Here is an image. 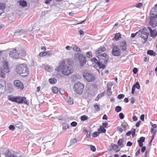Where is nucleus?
<instances>
[{
	"label": "nucleus",
	"mask_w": 157,
	"mask_h": 157,
	"mask_svg": "<svg viewBox=\"0 0 157 157\" xmlns=\"http://www.w3.org/2000/svg\"><path fill=\"white\" fill-rule=\"evenodd\" d=\"M83 77L86 81L89 82L94 81L95 79V75L90 73H84Z\"/></svg>",
	"instance_id": "nucleus-5"
},
{
	"label": "nucleus",
	"mask_w": 157,
	"mask_h": 157,
	"mask_svg": "<svg viewBox=\"0 0 157 157\" xmlns=\"http://www.w3.org/2000/svg\"><path fill=\"white\" fill-rule=\"evenodd\" d=\"M73 49L74 51L76 52H81L80 49L75 45L73 47Z\"/></svg>",
	"instance_id": "nucleus-41"
},
{
	"label": "nucleus",
	"mask_w": 157,
	"mask_h": 157,
	"mask_svg": "<svg viewBox=\"0 0 157 157\" xmlns=\"http://www.w3.org/2000/svg\"><path fill=\"white\" fill-rule=\"evenodd\" d=\"M84 85L80 82H77L74 85V88L77 94H81L83 91Z\"/></svg>",
	"instance_id": "nucleus-6"
},
{
	"label": "nucleus",
	"mask_w": 157,
	"mask_h": 157,
	"mask_svg": "<svg viewBox=\"0 0 157 157\" xmlns=\"http://www.w3.org/2000/svg\"><path fill=\"white\" fill-rule=\"evenodd\" d=\"M147 53L151 56H155L156 55L155 52L152 50H148L147 51Z\"/></svg>",
	"instance_id": "nucleus-28"
},
{
	"label": "nucleus",
	"mask_w": 157,
	"mask_h": 157,
	"mask_svg": "<svg viewBox=\"0 0 157 157\" xmlns=\"http://www.w3.org/2000/svg\"><path fill=\"white\" fill-rule=\"evenodd\" d=\"M39 55L40 56H44L45 55V52H41L39 53Z\"/></svg>",
	"instance_id": "nucleus-61"
},
{
	"label": "nucleus",
	"mask_w": 157,
	"mask_h": 157,
	"mask_svg": "<svg viewBox=\"0 0 157 157\" xmlns=\"http://www.w3.org/2000/svg\"><path fill=\"white\" fill-rule=\"evenodd\" d=\"M11 154V152L8 149H6L4 154L5 157H8Z\"/></svg>",
	"instance_id": "nucleus-29"
},
{
	"label": "nucleus",
	"mask_w": 157,
	"mask_h": 157,
	"mask_svg": "<svg viewBox=\"0 0 157 157\" xmlns=\"http://www.w3.org/2000/svg\"><path fill=\"white\" fill-rule=\"evenodd\" d=\"M3 67L5 72L8 73L9 72L8 63L7 62L5 61L3 63Z\"/></svg>",
	"instance_id": "nucleus-15"
},
{
	"label": "nucleus",
	"mask_w": 157,
	"mask_h": 157,
	"mask_svg": "<svg viewBox=\"0 0 157 157\" xmlns=\"http://www.w3.org/2000/svg\"><path fill=\"white\" fill-rule=\"evenodd\" d=\"M6 82L4 80H0V92L3 90L4 86H6Z\"/></svg>",
	"instance_id": "nucleus-16"
},
{
	"label": "nucleus",
	"mask_w": 157,
	"mask_h": 157,
	"mask_svg": "<svg viewBox=\"0 0 157 157\" xmlns=\"http://www.w3.org/2000/svg\"><path fill=\"white\" fill-rule=\"evenodd\" d=\"M45 69L48 71H50L52 69V67L49 65L46 66L45 67Z\"/></svg>",
	"instance_id": "nucleus-48"
},
{
	"label": "nucleus",
	"mask_w": 157,
	"mask_h": 157,
	"mask_svg": "<svg viewBox=\"0 0 157 157\" xmlns=\"http://www.w3.org/2000/svg\"><path fill=\"white\" fill-rule=\"evenodd\" d=\"M141 37L143 39V42L144 43L146 42L147 41L148 37V35L149 34L148 33H147L146 32H144L143 31L142 32H141Z\"/></svg>",
	"instance_id": "nucleus-14"
},
{
	"label": "nucleus",
	"mask_w": 157,
	"mask_h": 157,
	"mask_svg": "<svg viewBox=\"0 0 157 157\" xmlns=\"http://www.w3.org/2000/svg\"><path fill=\"white\" fill-rule=\"evenodd\" d=\"M98 132L99 134L101 133H105L106 132V130L102 126H100L99 128L97 129Z\"/></svg>",
	"instance_id": "nucleus-18"
},
{
	"label": "nucleus",
	"mask_w": 157,
	"mask_h": 157,
	"mask_svg": "<svg viewBox=\"0 0 157 157\" xmlns=\"http://www.w3.org/2000/svg\"><path fill=\"white\" fill-rule=\"evenodd\" d=\"M145 140V137L143 136H141L139 140H137L138 143L144 142Z\"/></svg>",
	"instance_id": "nucleus-34"
},
{
	"label": "nucleus",
	"mask_w": 157,
	"mask_h": 157,
	"mask_svg": "<svg viewBox=\"0 0 157 157\" xmlns=\"http://www.w3.org/2000/svg\"><path fill=\"white\" fill-rule=\"evenodd\" d=\"M135 85H133L132 88L131 94H134L136 88L135 87Z\"/></svg>",
	"instance_id": "nucleus-57"
},
{
	"label": "nucleus",
	"mask_w": 157,
	"mask_h": 157,
	"mask_svg": "<svg viewBox=\"0 0 157 157\" xmlns=\"http://www.w3.org/2000/svg\"><path fill=\"white\" fill-rule=\"evenodd\" d=\"M94 106L95 108V110L96 111H99L100 110V105L97 104H95Z\"/></svg>",
	"instance_id": "nucleus-36"
},
{
	"label": "nucleus",
	"mask_w": 157,
	"mask_h": 157,
	"mask_svg": "<svg viewBox=\"0 0 157 157\" xmlns=\"http://www.w3.org/2000/svg\"><path fill=\"white\" fill-rule=\"evenodd\" d=\"M92 53L91 52H87L86 53V56L87 57H88L89 58H90L92 57Z\"/></svg>",
	"instance_id": "nucleus-52"
},
{
	"label": "nucleus",
	"mask_w": 157,
	"mask_h": 157,
	"mask_svg": "<svg viewBox=\"0 0 157 157\" xmlns=\"http://www.w3.org/2000/svg\"><path fill=\"white\" fill-rule=\"evenodd\" d=\"M111 146L114 150L116 151V152H118L120 151V149H118L119 148L118 145L112 143L111 144Z\"/></svg>",
	"instance_id": "nucleus-24"
},
{
	"label": "nucleus",
	"mask_w": 157,
	"mask_h": 157,
	"mask_svg": "<svg viewBox=\"0 0 157 157\" xmlns=\"http://www.w3.org/2000/svg\"><path fill=\"white\" fill-rule=\"evenodd\" d=\"M91 60L92 62H94L97 64L99 60H98L96 58H93L91 59Z\"/></svg>",
	"instance_id": "nucleus-47"
},
{
	"label": "nucleus",
	"mask_w": 157,
	"mask_h": 157,
	"mask_svg": "<svg viewBox=\"0 0 157 157\" xmlns=\"http://www.w3.org/2000/svg\"><path fill=\"white\" fill-rule=\"evenodd\" d=\"M69 127V125L66 123H63V128L66 130Z\"/></svg>",
	"instance_id": "nucleus-43"
},
{
	"label": "nucleus",
	"mask_w": 157,
	"mask_h": 157,
	"mask_svg": "<svg viewBox=\"0 0 157 157\" xmlns=\"http://www.w3.org/2000/svg\"><path fill=\"white\" fill-rule=\"evenodd\" d=\"M77 142V140L75 138L71 139L70 142V145H72Z\"/></svg>",
	"instance_id": "nucleus-35"
},
{
	"label": "nucleus",
	"mask_w": 157,
	"mask_h": 157,
	"mask_svg": "<svg viewBox=\"0 0 157 157\" xmlns=\"http://www.w3.org/2000/svg\"><path fill=\"white\" fill-rule=\"evenodd\" d=\"M147 28L150 31L151 37L153 38H155L157 36V30H152L151 28L149 27H147Z\"/></svg>",
	"instance_id": "nucleus-12"
},
{
	"label": "nucleus",
	"mask_w": 157,
	"mask_h": 157,
	"mask_svg": "<svg viewBox=\"0 0 157 157\" xmlns=\"http://www.w3.org/2000/svg\"><path fill=\"white\" fill-rule=\"evenodd\" d=\"M119 117L120 119H122L124 117V115L122 113H120L119 114Z\"/></svg>",
	"instance_id": "nucleus-55"
},
{
	"label": "nucleus",
	"mask_w": 157,
	"mask_h": 157,
	"mask_svg": "<svg viewBox=\"0 0 157 157\" xmlns=\"http://www.w3.org/2000/svg\"><path fill=\"white\" fill-rule=\"evenodd\" d=\"M142 4L141 2H139L136 4V7L138 8H140V7L142 6Z\"/></svg>",
	"instance_id": "nucleus-54"
},
{
	"label": "nucleus",
	"mask_w": 157,
	"mask_h": 157,
	"mask_svg": "<svg viewBox=\"0 0 157 157\" xmlns=\"http://www.w3.org/2000/svg\"><path fill=\"white\" fill-rule=\"evenodd\" d=\"M111 53L115 56H119L121 54V50L118 45H114L112 49Z\"/></svg>",
	"instance_id": "nucleus-9"
},
{
	"label": "nucleus",
	"mask_w": 157,
	"mask_h": 157,
	"mask_svg": "<svg viewBox=\"0 0 157 157\" xmlns=\"http://www.w3.org/2000/svg\"><path fill=\"white\" fill-rule=\"evenodd\" d=\"M108 123L107 122H103L102 123V126H103L104 128H107L108 127Z\"/></svg>",
	"instance_id": "nucleus-51"
},
{
	"label": "nucleus",
	"mask_w": 157,
	"mask_h": 157,
	"mask_svg": "<svg viewBox=\"0 0 157 157\" xmlns=\"http://www.w3.org/2000/svg\"><path fill=\"white\" fill-rule=\"evenodd\" d=\"M20 52L16 49H14L10 52V56L13 59H17L20 56Z\"/></svg>",
	"instance_id": "nucleus-10"
},
{
	"label": "nucleus",
	"mask_w": 157,
	"mask_h": 157,
	"mask_svg": "<svg viewBox=\"0 0 157 157\" xmlns=\"http://www.w3.org/2000/svg\"><path fill=\"white\" fill-rule=\"evenodd\" d=\"M45 52V55H48V56H50L52 53L50 51H47Z\"/></svg>",
	"instance_id": "nucleus-63"
},
{
	"label": "nucleus",
	"mask_w": 157,
	"mask_h": 157,
	"mask_svg": "<svg viewBox=\"0 0 157 157\" xmlns=\"http://www.w3.org/2000/svg\"><path fill=\"white\" fill-rule=\"evenodd\" d=\"M102 63H103V62L99 61L97 63V65L98 66L99 69H102L103 70L105 68V65Z\"/></svg>",
	"instance_id": "nucleus-22"
},
{
	"label": "nucleus",
	"mask_w": 157,
	"mask_h": 157,
	"mask_svg": "<svg viewBox=\"0 0 157 157\" xmlns=\"http://www.w3.org/2000/svg\"><path fill=\"white\" fill-rule=\"evenodd\" d=\"M6 148L4 147H2L0 149V151L1 154H3L5 151L6 150Z\"/></svg>",
	"instance_id": "nucleus-45"
},
{
	"label": "nucleus",
	"mask_w": 157,
	"mask_h": 157,
	"mask_svg": "<svg viewBox=\"0 0 157 157\" xmlns=\"http://www.w3.org/2000/svg\"><path fill=\"white\" fill-rule=\"evenodd\" d=\"M48 81L49 82L52 84H55L57 82L56 79L54 78H49Z\"/></svg>",
	"instance_id": "nucleus-31"
},
{
	"label": "nucleus",
	"mask_w": 157,
	"mask_h": 157,
	"mask_svg": "<svg viewBox=\"0 0 157 157\" xmlns=\"http://www.w3.org/2000/svg\"><path fill=\"white\" fill-rule=\"evenodd\" d=\"M52 90L53 93L56 94L58 92V88L56 87H53L52 88Z\"/></svg>",
	"instance_id": "nucleus-38"
},
{
	"label": "nucleus",
	"mask_w": 157,
	"mask_h": 157,
	"mask_svg": "<svg viewBox=\"0 0 157 157\" xmlns=\"http://www.w3.org/2000/svg\"><path fill=\"white\" fill-rule=\"evenodd\" d=\"M149 24L151 27H155L157 25V14H150Z\"/></svg>",
	"instance_id": "nucleus-4"
},
{
	"label": "nucleus",
	"mask_w": 157,
	"mask_h": 157,
	"mask_svg": "<svg viewBox=\"0 0 157 157\" xmlns=\"http://www.w3.org/2000/svg\"><path fill=\"white\" fill-rule=\"evenodd\" d=\"M151 13H154L155 14H157V7L155 6V5L154 7L151 9L150 14Z\"/></svg>",
	"instance_id": "nucleus-25"
},
{
	"label": "nucleus",
	"mask_w": 157,
	"mask_h": 157,
	"mask_svg": "<svg viewBox=\"0 0 157 157\" xmlns=\"http://www.w3.org/2000/svg\"><path fill=\"white\" fill-rule=\"evenodd\" d=\"M20 6L24 7L27 6V2L26 1L24 0H21L18 2Z\"/></svg>",
	"instance_id": "nucleus-20"
},
{
	"label": "nucleus",
	"mask_w": 157,
	"mask_h": 157,
	"mask_svg": "<svg viewBox=\"0 0 157 157\" xmlns=\"http://www.w3.org/2000/svg\"><path fill=\"white\" fill-rule=\"evenodd\" d=\"M67 102L70 105L72 104L73 103V100L70 99L67 100Z\"/></svg>",
	"instance_id": "nucleus-62"
},
{
	"label": "nucleus",
	"mask_w": 157,
	"mask_h": 157,
	"mask_svg": "<svg viewBox=\"0 0 157 157\" xmlns=\"http://www.w3.org/2000/svg\"><path fill=\"white\" fill-rule=\"evenodd\" d=\"M80 119L82 121H85L88 119V117L86 115H84L81 117Z\"/></svg>",
	"instance_id": "nucleus-42"
},
{
	"label": "nucleus",
	"mask_w": 157,
	"mask_h": 157,
	"mask_svg": "<svg viewBox=\"0 0 157 157\" xmlns=\"http://www.w3.org/2000/svg\"><path fill=\"white\" fill-rule=\"evenodd\" d=\"M132 143L130 141H128L126 144L127 146H131L132 145Z\"/></svg>",
	"instance_id": "nucleus-64"
},
{
	"label": "nucleus",
	"mask_w": 157,
	"mask_h": 157,
	"mask_svg": "<svg viewBox=\"0 0 157 157\" xmlns=\"http://www.w3.org/2000/svg\"><path fill=\"white\" fill-rule=\"evenodd\" d=\"M55 70L57 71H61L62 74L67 76L71 74L73 72L71 67L65 64V62L64 60H62L59 63V66L55 69Z\"/></svg>",
	"instance_id": "nucleus-1"
},
{
	"label": "nucleus",
	"mask_w": 157,
	"mask_h": 157,
	"mask_svg": "<svg viewBox=\"0 0 157 157\" xmlns=\"http://www.w3.org/2000/svg\"><path fill=\"white\" fill-rule=\"evenodd\" d=\"M124 141V138L119 139L117 142L118 145L119 146H121V147H123V144H122V142Z\"/></svg>",
	"instance_id": "nucleus-26"
},
{
	"label": "nucleus",
	"mask_w": 157,
	"mask_h": 157,
	"mask_svg": "<svg viewBox=\"0 0 157 157\" xmlns=\"http://www.w3.org/2000/svg\"><path fill=\"white\" fill-rule=\"evenodd\" d=\"M121 34L120 33H117L115 34L113 39H114L116 41H117L119 40V39L121 38Z\"/></svg>",
	"instance_id": "nucleus-27"
},
{
	"label": "nucleus",
	"mask_w": 157,
	"mask_h": 157,
	"mask_svg": "<svg viewBox=\"0 0 157 157\" xmlns=\"http://www.w3.org/2000/svg\"><path fill=\"white\" fill-rule=\"evenodd\" d=\"M138 71V70L137 68L134 67L133 69V72L134 74H136L137 73Z\"/></svg>",
	"instance_id": "nucleus-59"
},
{
	"label": "nucleus",
	"mask_w": 157,
	"mask_h": 157,
	"mask_svg": "<svg viewBox=\"0 0 157 157\" xmlns=\"http://www.w3.org/2000/svg\"><path fill=\"white\" fill-rule=\"evenodd\" d=\"M15 126L19 129H21L23 128L22 123L19 121H17L14 124Z\"/></svg>",
	"instance_id": "nucleus-23"
},
{
	"label": "nucleus",
	"mask_w": 157,
	"mask_h": 157,
	"mask_svg": "<svg viewBox=\"0 0 157 157\" xmlns=\"http://www.w3.org/2000/svg\"><path fill=\"white\" fill-rule=\"evenodd\" d=\"M16 71L17 73L20 75L25 74L22 75L24 77H26L29 74V71L28 67L25 64H22L17 66Z\"/></svg>",
	"instance_id": "nucleus-2"
},
{
	"label": "nucleus",
	"mask_w": 157,
	"mask_h": 157,
	"mask_svg": "<svg viewBox=\"0 0 157 157\" xmlns=\"http://www.w3.org/2000/svg\"><path fill=\"white\" fill-rule=\"evenodd\" d=\"M75 57L79 60L81 66H83L84 64L86 63L85 57L82 54L76 53L75 55Z\"/></svg>",
	"instance_id": "nucleus-7"
},
{
	"label": "nucleus",
	"mask_w": 157,
	"mask_h": 157,
	"mask_svg": "<svg viewBox=\"0 0 157 157\" xmlns=\"http://www.w3.org/2000/svg\"><path fill=\"white\" fill-rule=\"evenodd\" d=\"M89 146L90 147V150L91 151H92L93 152H94L95 151L96 149L94 146L92 145H89Z\"/></svg>",
	"instance_id": "nucleus-46"
},
{
	"label": "nucleus",
	"mask_w": 157,
	"mask_h": 157,
	"mask_svg": "<svg viewBox=\"0 0 157 157\" xmlns=\"http://www.w3.org/2000/svg\"><path fill=\"white\" fill-rule=\"evenodd\" d=\"M140 32V31H139V32H136V33H132L131 34V38L134 37L136 36V34L138 33V32Z\"/></svg>",
	"instance_id": "nucleus-56"
},
{
	"label": "nucleus",
	"mask_w": 157,
	"mask_h": 157,
	"mask_svg": "<svg viewBox=\"0 0 157 157\" xmlns=\"http://www.w3.org/2000/svg\"><path fill=\"white\" fill-rule=\"evenodd\" d=\"M103 95V93L101 94H99L98 95L96 99V100H98L99 98L102 97Z\"/></svg>",
	"instance_id": "nucleus-58"
},
{
	"label": "nucleus",
	"mask_w": 157,
	"mask_h": 157,
	"mask_svg": "<svg viewBox=\"0 0 157 157\" xmlns=\"http://www.w3.org/2000/svg\"><path fill=\"white\" fill-rule=\"evenodd\" d=\"M24 32V31L22 30H20L19 31H16L14 33V35L15 36H18L19 35H20L21 33H22Z\"/></svg>",
	"instance_id": "nucleus-30"
},
{
	"label": "nucleus",
	"mask_w": 157,
	"mask_h": 157,
	"mask_svg": "<svg viewBox=\"0 0 157 157\" xmlns=\"http://www.w3.org/2000/svg\"><path fill=\"white\" fill-rule=\"evenodd\" d=\"M124 97V94H120L117 96V98L118 99H121L123 98Z\"/></svg>",
	"instance_id": "nucleus-49"
},
{
	"label": "nucleus",
	"mask_w": 157,
	"mask_h": 157,
	"mask_svg": "<svg viewBox=\"0 0 157 157\" xmlns=\"http://www.w3.org/2000/svg\"><path fill=\"white\" fill-rule=\"evenodd\" d=\"M106 48L103 47H102L101 46L100 48H99L96 51V53L97 54H98L100 53H101L102 52L105 51L106 50Z\"/></svg>",
	"instance_id": "nucleus-17"
},
{
	"label": "nucleus",
	"mask_w": 157,
	"mask_h": 157,
	"mask_svg": "<svg viewBox=\"0 0 157 157\" xmlns=\"http://www.w3.org/2000/svg\"><path fill=\"white\" fill-rule=\"evenodd\" d=\"M119 48H121V50L123 51H125L126 50L127 44L125 40H123L120 43V45H118Z\"/></svg>",
	"instance_id": "nucleus-13"
},
{
	"label": "nucleus",
	"mask_w": 157,
	"mask_h": 157,
	"mask_svg": "<svg viewBox=\"0 0 157 157\" xmlns=\"http://www.w3.org/2000/svg\"><path fill=\"white\" fill-rule=\"evenodd\" d=\"M122 108L120 106H117L115 108V111L117 113H118L121 110Z\"/></svg>",
	"instance_id": "nucleus-37"
},
{
	"label": "nucleus",
	"mask_w": 157,
	"mask_h": 157,
	"mask_svg": "<svg viewBox=\"0 0 157 157\" xmlns=\"http://www.w3.org/2000/svg\"><path fill=\"white\" fill-rule=\"evenodd\" d=\"M13 84L14 86L21 90H22L24 88L23 83L19 80H15L13 82Z\"/></svg>",
	"instance_id": "nucleus-11"
},
{
	"label": "nucleus",
	"mask_w": 157,
	"mask_h": 157,
	"mask_svg": "<svg viewBox=\"0 0 157 157\" xmlns=\"http://www.w3.org/2000/svg\"><path fill=\"white\" fill-rule=\"evenodd\" d=\"M77 124V123L76 121H73L71 124V125L73 127H75L76 126Z\"/></svg>",
	"instance_id": "nucleus-53"
},
{
	"label": "nucleus",
	"mask_w": 157,
	"mask_h": 157,
	"mask_svg": "<svg viewBox=\"0 0 157 157\" xmlns=\"http://www.w3.org/2000/svg\"><path fill=\"white\" fill-rule=\"evenodd\" d=\"M20 52V56H26V53L25 51L24 50H18V52Z\"/></svg>",
	"instance_id": "nucleus-32"
},
{
	"label": "nucleus",
	"mask_w": 157,
	"mask_h": 157,
	"mask_svg": "<svg viewBox=\"0 0 157 157\" xmlns=\"http://www.w3.org/2000/svg\"><path fill=\"white\" fill-rule=\"evenodd\" d=\"M9 100L12 102H16L19 104H24L28 105V102L26 100V98L25 97H10Z\"/></svg>",
	"instance_id": "nucleus-3"
},
{
	"label": "nucleus",
	"mask_w": 157,
	"mask_h": 157,
	"mask_svg": "<svg viewBox=\"0 0 157 157\" xmlns=\"http://www.w3.org/2000/svg\"><path fill=\"white\" fill-rule=\"evenodd\" d=\"M111 86L110 84L107 83V90H110L111 89Z\"/></svg>",
	"instance_id": "nucleus-60"
},
{
	"label": "nucleus",
	"mask_w": 157,
	"mask_h": 157,
	"mask_svg": "<svg viewBox=\"0 0 157 157\" xmlns=\"http://www.w3.org/2000/svg\"><path fill=\"white\" fill-rule=\"evenodd\" d=\"M99 62H103L104 64H106L109 60V56L105 53H103L98 55L97 56Z\"/></svg>",
	"instance_id": "nucleus-8"
},
{
	"label": "nucleus",
	"mask_w": 157,
	"mask_h": 157,
	"mask_svg": "<svg viewBox=\"0 0 157 157\" xmlns=\"http://www.w3.org/2000/svg\"><path fill=\"white\" fill-rule=\"evenodd\" d=\"M84 131L86 132V137L88 138L90 137V134L91 133V131L87 130L86 129L84 130Z\"/></svg>",
	"instance_id": "nucleus-33"
},
{
	"label": "nucleus",
	"mask_w": 157,
	"mask_h": 157,
	"mask_svg": "<svg viewBox=\"0 0 157 157\" xmlns=\"http://www.w3.org/2000/svg\"><path fill=\"white\" fill-rule=\"evenodd\" d=\"M10 130L12 131H14L15 129V127L13 125H10L9 127Z\"/></svg>",
	"instance_id": "nucleus-50"
},
{
	"label": "nucleus",
	"mask_w": 157,
	"mask_h": 157,
	"mask_svg": "<svg viewBox=\"0 0 157 157\" xmlns=\"http://www.w3.org/2000/svg\"><path fill=\"white\" fill-rule=\"evenodd\" d=\"M133 85H135V87L137 89H139L140 88V86L139 84V83L137 82H136L135 84H134Z\"/></svg>",
	"instance_id": "nucleus-44"
},
{
	"label": "nucleus",
	"mask_w": 157,
	"mask_h": 157,
	"mask_svg": "<svg viewBox=\"0 0 157 157\" xmlns=\"http://www.w3.org/2000/svg\"><path fill=\"white\" fill-rule=\"evenodd\" d=\"M102 63H103V62L99 61L97 63V65L98 66L99 69H102L103 70L105 68V65Z\"/></svg>",
	"instance_id": "nucleus-21"
},
{
	"label": "nucleus",
	"mask_w": 157,
	"mask_h": 157,
	"mask_svg": "<svg viewBox=\"0 0 157 157\" xmlns=\"http://www.w3.org/2000/svg\"><path fill=\"white\" fill-rule=\"evenodd\" d=\"M0 76H1L2 78H4L6 77V74L3 72L2 69H1L0 70Z\"/></svg>",
	"instance_id": "nucleus-40"
},
{
	"label": "nucleus",
	"mask_w": 157,
	"mask_h": 157,
	"mask_svg": "<svg viewBox=\"0 0 157 157\" xmlns=\"http://www.w3.org/2000/svg\"><path fill=\"white\" fill-rule=\"evenodd\" d=\"M99 133L98 132H94L92 134V137L95 138L97 137V136H98L99 135Z\"/></svg>",
	"instance_id": "nucleus-39"
},
{
	"label": "nucleus",
	"mask_w": 157,
	"mask_h": 157,
	"mask_svg": "<svg viewBox=\"0 0 157 157\" xmlns=\"http://www.w3.org/2000/svg\"><path fill=\"white\" fill-rule=\"evenodd\" d=\"M5 4L0 2V15L4 13V10L5 7Z\"/></svg>",
	"instance_id": "nucleus-19"
}]
</instances>
